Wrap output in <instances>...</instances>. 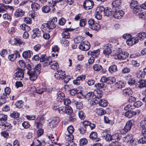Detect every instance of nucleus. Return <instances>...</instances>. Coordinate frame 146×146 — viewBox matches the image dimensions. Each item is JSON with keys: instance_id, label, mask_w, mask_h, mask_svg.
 Segmentation results:
<instances>
[{"instance_id": "nucleus-1", "label": "nucleus", "mask_w": 146, "mask_h": 146, "mask_svg": "<svg viewBox=\"0 0 146 146\" xmlns=\"http://www.w3.org/2000/svg\"><path fill=\"white\" fill-rule=\"evenodd\" d=\"M57 19L56 17H54L53 19L48 21L47 23L43 24L41 29L43 32H50V30L56 27Z\"/></svg>"}, {"instance_id": "nucleus-2", "label": "nucleus", "mask_w": 146, "mask_h": 146, "mask_svg": "<svg viewBox=\"0 0 146 146\" xmlns=\"http://www.w3.org/2000/svg\"><path fill=\"white\" fill-rule=\"evenodd\" d=\"M27 66V69L29 70L27 73L30 76V79L32 81L35 80L37 78L38 73L32 70L29 64H28Z\"/></svg>"}, {"instance_id": "nucleus-3", "label": "nucleus", "mask_w": 146, "mask_h": 146, "mask_svg": "<svg viewBox=\"0 0 146 146\" xmlns=\"http://www.w3.org/2000/svg\"><path fill=\"white\" fill-rule=\"evenodd\" d=\"M50 65V68L53 70H56L59 68V65L58 62L55 61H52L51 62L47 61L45 62V66Z\"/></svg>"}, {"instance_id": "nucleus-4", "label": "nucleus", "mask_w": 146, "mask_h": 146, "mask_svg": "<svg viewBox=\"0 0 146 146\" xmlns=\"http://www.w3.org/2000/svg\"><path fill=\"white\" fill-rule=\"evenodd\" d=\"M94 5V2L91 0L85 1L83 4L84 8L86 10H88L93 7Z\"/></svg>"}, {"instance_id": "nucleus-5", "label": "nucleus", "mask_w": 146, "mask_h": 146, "mask_svg": "<svg viewBox=\"0 0 146 146\" xmlns=\"http://www.w3.org/2000/svg\"><path fill=\"white\" fill-rule=\"evenodd\" d=\"M101 135L102 137L104 138L106 141H110L112 140V135L110 134L109 131L107 130L103 131Z\"/></svg>"}, {"instance_id": "nucleus-6", "label": "nucleus", "mask_w": 146, "mask_h": 146, "mask_svg": "<svg viewBox=\"0 0 146 146\" xmlns=\"http://www.w3.org/2000/svg\"><path fill=\"white\" fill-rule=\"evenodd\" d=\"M67 129L69 135H66V136L65 137L66 139H67L68 141H71L73 138L72 134L74 132V129L72 126L70 125L68 127Z\"/></svg>"}, {"instance_id": "nucleus-7", "label": "nucleus", "mask_w": 146, "mask_h": 146, "mask_svg": "<svg viewBox=\"0 0 146 146\" xmlns=\"http://www.w3.org/2000/svg\"><path fill=\"white\" fill-rule=\"evenodd\" d=\"M90 48V43L87 41H84L81 43L79 45V48L84 51H87Z\"/></svg>"}, {"instance_id": "nucleus-8", "label": "nucleus", "mask_w": 146, "mask_h": 146, "mask_svg": "<svg viewBox=\"0 0 146 146\" xmlns=\"http://www.w3.org/2000/svg\"><path fill=\"white\" fill-rule=\"evenodd\" d=\"M132 126V123L131 121H129L126 123L124 128L121 130V134H124L129 131L131 129Z\"/></svg>"}, {"instance_id": "nucleus-9", "label": "nucleus", "mask_w": 146, "mask_h": 146, "mask_svg": "<svg viewBox=\"0 0 146 146\" xmlns=\"http://www.w3.org/2000/svg\"><path fill=\"white\" fill-rule=\"evenodd\" d=\"M117 54V57L119 60H125L128 56L129 54L127 52H122L119 51V52H117V53H115Z\"/></svg>"}, {"instance_id": "nucleus-10", "label": "nucleus", "mask_w": 146, "mask_h": 146, "mask_svg": "<svg viewBox=\"0 0 146 146\" xmlns=\"http://www.w3.org/2000/svg\"><path fill=\"white\" fill-rule=\"evenodd\" d=\"M6 121L0 120V127L6 130H8V129H11V124L8 123H6Z\"/></svg>"}, {"instance_id": "nucleus-11", "label": "nucleus", "mask_w": 146, "mask_h": 146, "mask_svg": "<svg viewBox=\"0 0 146 146\" xmlns=\"http://www.w3.org/2000/svg\"><path fill=\"white\" fill-rule=\"evenodd\" d=\"M18 56L19 57H20V53L19 51L15 50L14 51L13 54L9 55L8 59L11 61H13L15 60Z\"/></svg>"}, {"instance_id": "nucleus-12", "label": "nucleus", "mask_w": 146, "mask_h": 146, "mask_svg": "<svg viewBox=\"0 0 146 146\" xmlns=\"http://www.w3.org/2000/svg\"><path fill=\"white\" fill-rule=\"evenodd\" d=\"M65 75V72L62 71L61 70H58L54 74V76L55 78L60 80H62L64 78V76Z\"/></svg>"}, {"instance_id": "nucleus-13", "label": "nucleus", "mask_w": 146, "mask_h": 146, "mask_svg": "<svg viewBox=\"0 0 146 146\" xmlns=\"http://www.w3.org/2000/svg\"><path fill=\"white\" fill-rule=\"evenodd\" d=\"M25 12L23 9L18 8L17 9L14 13L15 17L17 18L21 17L25 15Z\"/></svg>"}, {"instance_id": "nucleus-14", "label": "nucleus", "mask_w": 146, "mask_h": 146, "mask_svg": "<svg viewBox=\"0 0 146 146\" xmlns=\"http://www.w3.org/2000/svg\"><path fill=\"white\" fill-rule=\"evenodd\" d=\"M138 41V39L137 37H132L131 36L130 38L126 40V43L127 45L131 46L137 43Z\"/></svg>"}, {"instance_id": "nucleus-15", "label": "nucleus", "mask_w": 146, "mask_h": 146, "mask_svg": "<svg viewBox=\"0 0 146 146\" xmlns=\"http://www.w3.org/2000/svg\"><path fill=\"white\" fill-rule=\"evenodd\" d=\"M124 11L121 10H116L113 14V16L115 18L119 19L123 16Z\"/></svg>"}, {"instance_id": "nucleus-16", "label": "nucleus", "mask_w": 146, "mask_h": 146, "mask_svg": "<svg viewBox=\"0 0 146 146\" xmlns=\"http://www.w3.org/2000/svg\"><path fill=\"white\" fill-rule=\"evenodd\" d=\"M86 78L85 75H80L76 78V80L73 81V83L76 85H79L80 83V80H84Z\"/></svg>"}, {"instance_id": "nucleus-17", "label": "nucleus", "mask_w": 146, "mask_h": 146, "mask_svg": "<svg viewBox=\"0 0 146 146\" xmlns=\"http://www.w3.org/2000/svg\"><path fill=\"white\" fill-rule=\"evenodd\" d=\"M59 121V118L55 117L52 118L49 123V126L50 127H55Z\"/></svg>"}, {"instance_id": "nucleus-18", "label": "nucleus", "mask_w": 146, "mask_h": 146, "mask_svg": "<svg viewBox=\"0 0 146 146\" xmlns=\"http://www.w3.org/2000/svg\"><path fill=\"white\" fill-rule=\"evenodd\" d=\"M111 45L109 44H106L104 46L103 53L106 56H108L111 52Z\"/></svg>"}, {"instance_id": "nucleus-19", "label": "nucleus", "mask_w": 146, "mask_h": 146, "mask_svg": "<svg viewBox=\"0 0 146 146\" xmlns=\"http://www.w3.org/2000/svg\"><path fill=\"white\" fill-rule=\"evenodd\" d=\"M24 76L23 71L21 70L16 72L14 74V76L15 78H17L19 80H22Z\"/></svg>"}, {"instance_id": "nucleus-20", "label": "nucleus", "mask_w": 146, "mask_h": 146, "mask_svg": "<svg viewBox=\"0 0 146 146\" xmlns=\"http://www.w3.org/2000/svg\"><path fill=\"white\" fill-rule=\"evenodd\" d=\"M37 118L40 119V121H42V122H35V125L36 127L37 128H38L39 129H42L43 126V116H42L41 117H40V116H38V117H37Z\"/></svg>"}, {"instance_id": "nucleus-21", "label": "nucleus", "mask_w": 146, "mask_h": 146, "mask_svg": "<svg viewBox=\"0 0 146 146\" xmlns=\"http://www.w3.org/2000/svg\"><path fill=\"white\" fill-rule=\"evenodd\" d=\"M100 51L99 49L93 50L92 51H90L88 52V55L91 56V57H93L94 58L95 57H97L99 54Z\"/></svg>"}, {"instance_id": "nucleus-22", "label": "nucleus", "mask_w": 146, "mask_h": 146, "mask_svg": "<svg viewBox=\"0 0 146 146\" xmlns=\"http://www.w3.org/2000/svg\"><path fill=\"white\" fill-rule=\"evenodd\" d=\"M32 52L30 50L24 51L22 53V56L25 59H27L31 57L32 54Z\"/></svg>"}, {"instance_id": "nucleus-23", "label": "nucleus", "mask_w": 146, "mask_h": 146, "mask_svg": "<svg viewBox=\"0 0 146 146\" xmlns=\"http://www.w3.org/2000/svg\"><path fill=\"white\" fill-rule=\"evenodd\" d=\"M63 103L65 106V110H72L71 107L69 106L71 103V101L69 99L66 98L64 100L63 99Z\"/></svg>"}, {"instance_id": "nucleus-24", "label": "nucleus", "mask_w": 146, "mask_h": 146, "mask_svg": "<svg viewBox=\"0 0 146 146\" xmlns=\"http://www.w3.org/2000/svg\"><path fill=\"white\" fill-rule=\"evenodd\" d=\"M33 33L32 37L33 38H35L36 37H39L40 36V31L38 28L34 29L33 31Z\"/></svg>"}, {"instance_id": "nucleus-25", "label": "nucleus", "mask_w": 146, "mask_h": 146, "mask_svg": "<svg viewBox=\"0 0 146 146\" xmlns=\"http://www.w3.org/2000/svg\"><path fill=\"white\" fill-rule=\"evenodd\" d=\"M137 114V113L134 111L133 110H128L125 113V115L129 118L134 116Z\"/></svg>"}, {"instance_id": "nucleus-26", "label": "nucleus", "mask_w": 146, "mask_h": 146, "mask_svg": "<svg viewBox=\"0 0 146 146\" xmlns=\"http://www.w3.org/2000/svg\"><path fill=\"white\" fill-rule=\"evenodd\" d=\"M133 139V136L131 134H129L125 136L123 139V140L127 143L131 142Z\"/></svg>"}, {"instance_id": "nucleus-27", "label": "nucleus", "mask_w": 146, "mask_h": 146, "mask_svg": "<svg viewBox=\"0 0 146 146\" xmlns=\"http://www.w3.org/2000/svg\"><path fill=\"white\" fill-rule=\"evenodd\" d=\"M103 13L104 16H110L112 15V12L111 8L107 7L105 8Z\"/></svg>"}, {"instance_id": "nucleus-28", "label": "nucleus", "mask_w": 146, "mask_h": 146, "mask_svg": "<svg viewBox=\"0 0 146 146\" xmlns=\"http://www.w3.org/2000/svg\"><path fill=\"white\" fill-rule=\"evenodd\" d=\"M138 87L140 88L144 87H146V81L143 80H141L138 82Z\"/></svg>"}, {"instance_id": "nucleus-29", "label": "nucleus", "mask_w": 146, "mask_h": 146, "mask_svg": "<svg viewBox=\"0 0 146 146\" xmlns=\"http://www.w3.org/2000/svg\"><path fill=\"white\" fill-rule=\"evenodd\" d=\"M33 143L36 146H39L41 145H44L45 144L44 141H42L41 142L37 139H35L34 140Z\"/></svg>"}, {"instance_id": "nucleus-30", "label": "nucleus", "mask_w": 146, "mask_h": 146, "mask_svg": "<svg viewBox=\"0 0 146 146\" xmlns=\"http://www.w3.org/2000/svg\"><path fill=\"white\" fill-rule=\"evenodd\" d=\"M31 8L33 11H36L40 8V5L37 3L33 2L31 4Z\"/></svg>"}, {"instance_id": "nucleus-31", "label": "nucleus", "mask_w": 146, "mask_h": 146, "mask_svg": "<svg viewBox=\"0 0 146 146\" xmlns=\"http://www.w3.org/2000/svg\"><path fill=\"white\" fill-rule=\"evenodd\" d=\"M51 9L50 5H45L43 7L42 10L43 13H47L49 12Z\"/></svg>"}, {"instance_id": "nucleus-32", "label": "nucleus", "mask_w": 146, "mask_h": 146, "mask_svg": "<svg viewBox=\"0 0 146 146\" xmlns=\"http://www.w3.org/2000/svg\"><path fill=\"white\" fill-rule=\"evenodd\" d=\"M117 66L115 65H113L110 66L109 68V71L110 73H113L117 71Z\"/></svg>"}, {"instance_id": "nucleus-33", "label": "nucleus", "mask_w": 146, "mask_h": 146, "mask_svg": "<svg viewBox=\"0 0 146 146\" xmlns=\"http://www.w3.org/2000/svg\"><path fill=\"white\" fill-rule=\"evenodd\" d=\"M137 36V38L142 40L145 39L146 37V33L144 32H141L138 33Z\"/></svg>"}, {"instance_id": "nucleus-34", "label": "nucleus", "mask_w": 146, "mask_h": 146, "mask_svg": "<svg viewBox=\"0 0 146 146\" xmlns=\"http://www.w3.org/2000/svg\"><path fill=\"white\" fill-rule=\"evenodd\" d=\"M89 137L90 139L96 141H98V139L97 138V133L95 132H92L90 135Z\"/></svg>"}, {"instance_id": "nucleus-35", "label": "nucleus", "mask_w": 146, "mask_h": 146, "mask_svg": "<svg viewBox=\"0 0 146 146\" xmlns=\"http://www.w3.org/2000/svg\"><path fill=\"white\" fill-rule=\"evenodd\" d=\"M121 4V2L120 0H115L112 3L113 6L115 7H119Z\"/></svg>"}, {"instance_id": "nucleus-36", "label": "nucleus", "mask_w": 146, "mask_h": 146, "mask_svg": "<svg viewBox=\"0 0 146 146\" xmlns=\"http://www.w3.org/2000/svg\"><path fill=\"white\" fill-rule=\"evenodd\" d=\"M125 83L121 81H119L115 83L116 87L118 88H121L124 87Z\"/></svg>"}, {"instance_id": "nucleus-37", "label": "nucleus", "mask_w": 146, "mask_h": 146, "mask_svg": "<svg viewBox=\"0 0 146 146\" xmlns=\"http://www.w3.org/2000/svg\"><path fill=\"white\" fill-rule=\"evenodd\" d=\"M132 9L134 13L137 15L138 14H139V13H141V7H140V6H137Z\"/></svg>"}, {"instance_id": "nucleus-38", "label": "nucleus", "mask_w": 146, "mask_h": 146, "mask_svg": "<svg viewBox=\"0 0 146 146\" xmlns=\"http://www.w3.org/2000/svg\"><path fill=\"white\" fill-rule=\"evenodd\" d=\"M94 96V92H90L87 93L85 95V97L87 100H90Z\"/></svg>"}, {"instance_id": "nucleus-39", "label": "nucleus", "mask_w": 146, "mask_h": 146, "mask_svg": "<svg viewBox=\"0 0 146 146\" xmlns=\"http://www.w3.org/2000/svg\"><path fill=\"white\" fill-rule=\"evenodd\" d=\"M12 7L9 6L5 5L3 4H0V12L5 11L8 8H11Z\"/></svg>"}, {"instance_id": "nucleus-40", "label": "nucleus", "mask_w": 146, "mask_h": 146, "mask_svg": "<svg viewBox=\"0 0 146 146\" xmlns=\"http://www.w3.org/2000/svg\"><path fill=\"white\" fill-rule=\"evenodd\" d=\"M90 28L93 30L97 31L100 29V26L99 23H95L92 26L90 27Z\"/></svg>"}, {"instance_id": "nucleus-41", "label": "nucleus", "mask_w": 146, "mask_h": 146, "mask_svg": "<svg viewBox=\"0 0 146 146\" xmlns=\"http://www.w3.org/2000/svg\"><path fill=\"white\" fill-rule=\"evenodd\" d=\"M40 62H44L45 65V62H47V61H49L45 54H42L41 55L40 57Z\"/></svg>"}, {"instance_id": "nucleus-42", "label": "nucleus", "mask_w": 146, "mask_h": 146, "mask_svg": "<svg viewBox=\"0 0 146 146\" xmlns=\"http://www.w3.org/2000/svg\"><path fill=\"white\" fill-rule=\"evenodd\" d=\"M84 38V37L81 36H78L76 37L74 39V42L77 43H78L82 41Z\"/></svg>"}, {"instance_id": "nucleus-43", "label": "nucleus", "mask_w": 146, "mask_h": 146, "mask_svg": "<svg viewBox=\"0 0 146 146\" xmlns=\"http://www.w3.org/2000/svg\"><path fill=\"white\" fill-rule=\"evenodd\" d=\"M132 93L133 92L130 88L125 89L123 91V94L125 96L131 95L132 94Z\"/></svg>"}, {"instance_id": "nucleus-44", "label": "nucleus", "mask_w": 146, "mask_h": 146, "mask_svg": "<svg viewBox=\"0 0 146 146\" xmlns=\"http://www.w3.org/2000/svg\"><path fill=\"white\" fill-rule=\"evenodd\" d=\"M20 28L23 31H26L30 30V28L26 24L24 23L23 24L20 26Z\"/></svg>"}, {"instance_id": "nucleus-45", "label": "nucleus", "mask_w": 146, "mask_h": 146, "mask_svg": "<svg viewBox=\"0 0 146 146\" xmlns=\"http://www.w3.org/2000/svg\"><path fill=\"white\" fill-rule=\"evenodd\" d=\"M121 138V135L120 134L115 133L112 135V140H117L119 141Z\"/></svg>"}, {"instance_id": "nucleus-46", "label": "nucleus", "mask_w": 146, "mask_h": 146, "mask_svg": "<svg viewBox=\"0 0 146 146\" xmlns=\"http://www.w3.org/2000/svg\"><path fill=\"white\" fill-rule=\"evenodd\" d=\"M87 22V21L86 19H82L80 21L79 25L81 27H84L86 24Z\"/></svg>"}, {"instance_id": "nucleus-47", "label": "nucleus", "mask_w": 146, "mask_h": 146, "mask_svg": "<svg viewBox=\"0 0 146 146\" xmlns=\"http://www.w3.org/2000/svg\"><path fill=\"white\" fill-rule=\"evenodd\" d=\"M62 36L64 38H68L70 37V34L68 31H64L62 33Z\"/></svg>"}, {"instance_id": "nucleus-48", "label": "nucleus", "mask_w": 146, "mask_h": 146, "mask_svg": "<svg viewBox=\"0 0 146 146\" xmlns=\"http://www.w3.org/2000/svg\"><path fill=\"white\" fill-rule=\"evenodd\" d=\"M57 99H58V100L60 99L61 100L60 101H62V100H63L62 98L64 96V94L62 92L60 91L57 93Z\"/></svg>"}, {"instance_id": "nucleus-49", "label": "nucleus", "mask_w": 146, "mask_h": 146, "mask_svg": "<svg viewBox=\"0 0 146 146\" xmlns=\"http://www.w3.org/2000/svg\"><path fill=\"white\" fill-rule=\"evenodd\" d=\"M137 15L139 18L142 20L146 19V12H143L141 13H139Z\"/></svg>"}, {"instance_id": "nucleus-50", "label": "nucleus", "mask_w": 146, "mask_h": 146, "mask_svg": "<svg viewBox=\"0 0 146 146\" xmlns=\"http://www.w3.org/2000/svg\"><path fill=\"white\" fill-rule=\"evenodd\" d=\"M138 4L137 1L134 0H132L130 4L131 8L132 9L137 6H139Z\"/></svg>"}, {"instance_id": "nucleus-51", "label": "nucleus", "mask_w": 146, "mask_h": 146, "mask_svg": "<svg viewBox=\"0 0 146 146\" xmlns=\"http://www.w3.org/2000/svg\"><path fill=\"white\" fill-rule=\"evenodd\" d=\"M98 103L102 107H105L107 105V102L105 100H101Z\"/></svg>"}, {"instance_id": "nucleus-52", "label": "nucleus", "mask_w": 146, "mask_h": 146, "mask_svg": "<svg viewBox=\"0 0 146 146\" xmlns=\"http://www.w3.org/2000/svg\"><path fill=\"white\" fill-rule=\"evenodd\" d=\"M93 68L95 71H98L102 68V67L100 65L95 64L93 66Z\"/></svg>"}, {"instance_id": "nucleus-53", "label": "nucleus", "mask_w": 146, "mask_h": 146, "mask_svg": "<svg viewBox=\"0 0 146 146\" xmlns=\"http://www.w3.org/2000/svg\"><path fill=\"white\" fill-rule=\"evenodd\" d=\"M61 44L62 45L65 46H67L69 45V42L67 40L65 39H63L61 40Z\"/></svg>"}, {"instance_id": "nucleus-54", "label": "nucleus", "mask_w": 146, "mask_h": 146, "mask_svg": "<svg viewBox=\"0 0 146 146\" xmlns=\"http://www.w3.org/2000/svg\"><path fill=\"white\" fill-rule=\"evenodd\" d=\"M96 94L95 95V96L96 98L99 99L102 96L103 94L102 91L100 90H98L96 91Z\"/></svg>"}, {"instance_id": "nucleus-55", "label": "nucleus", "mask_w": 146, "mask_h": 146, "mask_svg": "<svg viewBox=\"0 0 146 146\" xmlns=\"http://www.w3.org/2000/svg\"><path fill=\"white\" fill-rule=\"evenodd\" d=\"M78 115L79 117L81 119H85L86 115L84 112L82 110L79 111L78 112Z\"/></svg>"}, {"instance_id": "nucleus-56", "label": "nucleus", "mask_w": 146, "mask_h": 146, "mask_svg": "<svg viewBox=\"0 0 146 146\" xmlns=\"http://www.w3.org/2000/svg\"><path fill=\"white\" fill-rule=\"evenodd\" d=\"M115 78L113 77H108L107 83L110 84L113 83L115 81Z\"/></svg>"}, {"instance_id": "nucleus-57", "label": "nucleus", "mask_w": 146, "mask_h": 146, "mask_svg": "<svg viewBox=\"0 0 146 146\" xmlns=\"http://www.w3.org/2000/svg\"><path fill=\"white\" fill-rule=\"evenodd\" d=\"M88 142L87 140L85 138H82L79 141V145H86Z\"/></svg>"}, {"instance_id": "nucleus-58", "label": "nucleus", "mask_w": 146, "mask_h": 146, "mask_svg": "<svg viewBox=\"0 0 146 146\" xmlns=\"http://www.w3.org/2000/svg\"><path fill=\"white\" fill-rule=\"evenodd\" d=\"M23 105V102L22 100L18 101L15 103L16 106L19 109L21 108Z\"/></svg>"}, {"instance_id": "nucleus-59", "label": "nucleus", "mask_w": 146, "mask_h": 146, "mask_svg": "<svg viewBox=\"0 0 146 146\" xmlns=\"http://www.w3.org/2000/svg\"><path fill=\"white\" fill-rule=\"evenodd\" d=\"M19 116V113L16 111L13 112L10 115L11 117L14 118H18Z\"/></svg>"}, {"instance_id": "nucleus-60", "label": "nucleus", "mask_w": 146, "mask_h": 146, "mask_svg": "<svg viewBox=\"0 0 146 146\" xmlns=\"http://www.w3.org/2000/svg\"><path fill=\"white\" fill-rule=\"evenodd\" d=\"M19 64L21 67L22 68H25L26 67L27 68V66H26V65L24 60H20L19 61Z\"/></svg>"}, {"instance_id": "nucleus-61", "label": "nucleus", "mask_w": 146, "mask_h": 146, "mask_svg": "<svg viewBox=\"0 0 146 146\" xmlns=\"http://www.w3.org/2000/svg\"><path fill=\"white\" fill-rule=\"evenodd\" d=\"M104 121L106 123H109L111 125L114 124V122L111 121V120H109L108 117L104 116Z\"/></svg>"}, {"instance_id": "nucleus-62", "label": "nucleus", "mask_w": 146, "mask_h": 146, "mask_svg": "<svg viewBox=\"0 0 146 146\" xmlns=\"http://www.w3.org/2000/svg\"><path fill=\"white\" fill-rule=\"evenodd\" d=\"M40 67L41 66L40 65L38 64L35 67L34 69L33 70H32L39 74L40 73Z\"/></svg>"}, {"instance_id": "nucleus-63", "label": "nucleus", "mask_w": 146, "mask_h": 146, "mask_svg": "<svg viewBox=\"0 0 146 146\" xmlns=\"http://www.w3.org/2000/svg\"><path fill=\"white\" fill-rule=\"evenodd\" d=\"M86 127L84 126L80 127L78 129V130L80 133L82 134H84L86 132Z\"/></svg>"}, {"instance_id": "nucleus-64", "label": "nucleus", "mask_w": 146, "mask_h": 146, "mask_svg": "<svg viewBox=\"0 0 146 146\" xmlns=\"http://www.w3.org/2000/svg\"><path fill=\"white\" fill-rule=\"evenodd\" d=\"M139 143L141 144H146V136H144L140 138L138 141Z\"/></svg>"}]
</instances>
